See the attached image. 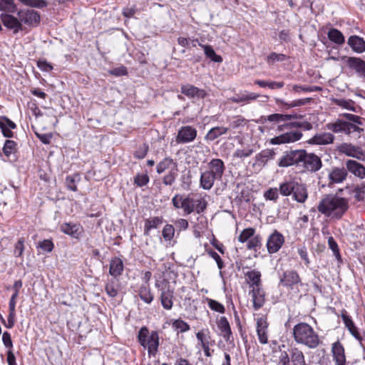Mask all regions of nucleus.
Masks as SVG:
<instances>
[{
	"label": "nucleus",
	"instance_id": "1",
	"mask_svg": "<svg viewBox=\"0 0 365 365\" xmlns=\"http://www.w3.org/2000/svg\"><path fill=\"white\" fill-rule=\"evenodd\" d=\"M349 208L348 200L336 195H327L319 202L317 210L331 218L340 219Z\"/></svg>",
	"mask_w": 365,
	"mask_h": 365
},
{
	"label": "nucleus",
	"instance_id": "2",
	"mask_svg": "<svg viewBox=\"0 0 365 365\" xmlns=\"http://www.w3.org/2000/svg\"><path fill=\"white\" fill-rule=\"evenodd\" d=\"M293 336L297 344H303L310 349L316 348L320 343L318 334L305 322L299 323L294 327Z\"/></svg>",
	"mask_w": 365,
	"mask_h": 365
},
{
	"label": "nucleus",
	"instance_id": "3",
	"mask_svg": "<svg viewBox=\"0 0 365 365\" xmlns=\"http://www.w3.org/2000/svg\"><path fill=\"white\" fill-rule=\"evenodd\" d=\"M138 341L141 346L148 349L150 355H155L159 346V336L157 331L149 334L147 327H143L138 335Z\"/></svg>",
	"mask_w": 365,
	"mask_h": 365
},
{
	"label": "nucleus",
	"instance_id": "4",
	"mask_svg": "<svg viewBox=\"0 0 365 365\" xmlns=\"http://www.w3.org/2000/svg\"><path fill=\"white\" fill-rule=\"evenodd\" d=\"M299 166L307 171L315 173L322 168V162L320 158L314 153H307L304 150H301Z\"/></svg>",
	"mask_w": 365,
	"mask_h": 365
},
{
	"label": "nucleus",
	"instance_id": "5",
	"mask_svg": "<svg viewBox=\"0 0 365 365\" xmlns=\"http://www.w3.org/2000/svg\"><path fill=\"white\" fill-rule=\"evenodd\" d=\"M344 117L346 120H344L343 133L346 135H351L352 133H357L359 134L364 132V129L361 128L363 125L362 118L356 115L344 113L340 115Z\"/></svg>",
	"mask_w": 365,
	"mask_h": 365
},
{
	"label": "nucleus",
	"instance_id": "6",
	"mask_svg": "<svg viewBox=\"0 0 365 365\" xmlns=\"http://www.w3.org/2000/svg\"><path fill=\"white\" fill-rule=\"evenodd\" d=\"M17 16L22 26L25 24L29 27L37 26L41 20L40 14L34 10L21 9L18 11Z\"/></svg>",
	"mask_w": 365,
	"mask_h": 365
},
{
	"label": "nucleus",
	"instance_id": "7",
	"mask_svg": "<svg viewBox=\"0 0 365 365\" xmlns=\"http://www.w3.org/2000/svg\"><path fill=\"white\" fill-rule=\"evenodd\" d=\"M280 283L289 289H296L297 292L299 291L298 287L302 284L298 273L294 270L284 272L280 278Z\"/></svg>",
	"mask_w": 365,
	"mask_h": 365
},
{
	"label": "nucleus",
	"instance_id": "8",
	"mask_svg": "<svg viewBox=\"0 0 365 365\" xmlns=\"http://www.w3.org/2000/svg\"><path fill=\"white\" fill-rule=\"evenodd\" d=\"M197 130L190 125L181 127L176 136L178 143H188L192 142L197 137Z\"/></svg>",
	"mask_w": 365,
	"mask_h": 365
},
{
	"label": "nucleus",
	"instance_id": "9",
	"mask_svg": "<svg viewBox=\"0 0 365 365\" xmlns=\"http://www.w3.org/2000/svg\"><path fill=\"white\" fill-rule=\"evenodd\" d=\"M337 151L344 154L346 156L362 160L364 152L361 148L356 146L351 143H343L337 146Z\"/></svg>",
	"mask_w": 365,
	"mask_h": 365
},
{
	"label": "nucleus",
	"instance_id": "10",
	"mask_svg": "<svg viewBox=\"0 0 365 365\" xmlns=\"http://www.w3.org/2000/svg\"><path fill=\"white\" fill-rule=\"evenodd\" d=\"M284 242V236L277 230H274L268 237L267 241V251L270 254L279 251Z\"/></svg>",
	"mask_w": 365,
	"mask_h": 365
},
{
	"label": "nucleus",
	"instance_id": "11",
	"mask_svg": "<svg viewBox=\"0 0 365 365\" xmlns=\"http://www.w3.org/2000/svg\"><path fill=\"white\" fill-rule=\"evenodd\" d=\"M302 137V133L299 131H291L283 133L279 136L274 137L270 140L272 145H280L284 143H294L299 140Z\"/></svg>",
	"mask_w": 365,
	"mask_h": 365
},
{
	"label": "nucleus",
	"instance_id": "12",
	"mask_svg": "<svg viewBox=\"0 0 365 365\" xmlns=\"http://www.w3.org/2000/svg\"><path fill=\"white\" fill-rule=\"evenodd\" d=\"M301 150H292L284 155L279 161V167H288L293 165L299 166Z\"/></svg>",
	"mask_w": 365,
	"mask_h": 365
},
{
	"label": "nucleus",
	"instance_id": "13",
	"mask_svg": "<svg viewBox=\"0 0 365 365\" xmlns=\"http://www.w3.org/2000/svg\"><path fill=\"white\" fill-rule=\"evenodd\" d=\"M207 168V170L220 180L224 174L225 166L221 159L215 158L208 163Z\"/></svg>",
	"mask_w": 365,
	"mask_h": 365
},
{
	"label": "nucleus",
	"instance_id": "14",
	"mask_svg": "<svg viewBox=\"0 0 365 365\" xmlns=\"http://www.w3.org/2000/svg\"><path fill=\"white\" fill-rule=\"evenodd\" d=\"M276 155L274 149H264L260 153L257 154L255 157V163L253 166L264 167L267 165L268 161L274 159Z\"/></svg>",
	"mask_w": 365,
	"mask_h": 365
},
{
	"label": "nucleus",
	"instance_id": "15",
	"mask_svg": "<svg viewBox=\"0 0 365 365\" xmlns=\"http://www.w3.org/2000/svg\"><path fill=\"white\" fill-rule=\"evenodd\" d=\"M3 24L8 29H12L14 33L16 34L23 30V26L21 24L19 18H16L10 14H2L1 16Z\"/></svg>",
	"mask_w": 365,
	"mask_h": 365
},
{
	"label": "nucleus",
	"instance_id": "16",
	"mask_svg": "<svg viewBox=\"0 0 365 365\" xmlns=\"http://www.w3.org/2000/svg\"><path fill=\"white\" fill-rule=\"evenodd\" d=\"M335 136L330 133H320L314 135L308 143L312 145H326L334 143Z\"/></svg>",
	"mask_w": 365,
	"mask_h": 365
},
{
	"label": "nucleus",
	"instance_id": "17",
	"mask_svg": "<svg viewBox=\"0 0 365 365\" xmlns=\"http://www.w3.org/2000/svg\"><path fill=\"white\" fill-rule=\"evenodd\" d=\"M347 171L354 176L364 179L365 178V167L354 160H348L345 163Z\"/></svg>",
	"mask_w": 365,
	"mask_h": 365
},
{
	"label": "nucleus",
	"instance_id": "18",
	"mask_svg": "<svg viewBox=\"0 0 365 365\" xmlns=\"http://www.w3.org/2000/svg\"><path fill=\"white\" fill-rule=\"evenodd\" d=\"M347 171L344 168H334L329 173V184H339L344 182L347 177Z\"/></svg>",
	"mask_w": 365,
	"mask_h": 365
},
{
	"label": "nucleus",
	"instance_id": "19",
	"mask_svg": "<svg viewBox=\"0 0 365 365\" xmlns=\"http://www.w3.org/2000/svg\"><path fill=\"white\" fill-rule=\"evenodd\" d=\"M181 93L189 98L197 97L204 98L207 96V93L203 89H200L192 85L186 84L181 86Z\"/></svg>",
	"mask_w": 365,
	"mask_h": 365
},
{
	"label": "nucleus",
	"instance_id": "20",
	"mask_svg": "<svg viewBox=\"0 0 365 365\" xmlns=\"http://www.w3.org/2000/svg\"><path fill=\"white\" fill-rule=\"evenodd\" d=\"M347 66L354 70L360 76L365 77V61L360 58L348 57L346 59Z\"/></svg>",
	"mask_w": 365,
	"mask_h": 365
},
{
	"label": "nucleus",
	"instance_id": "21",
	"mask_svg": "<svg viewBox=\"0 0 365 365\" xmlns=\"http://www.w3.org/2000/svg\"><path fill=\"white\" fill-rule=\"evenodd\" d=\"M268 324L267 321L260 317L257 321V333L259 341L262 344L268 343V335H267Z\"/></svg>",
	"mask_w": 365,
	"mask_h": 365
},
{
	"label": "nucleus",
	"instance_id": "22",
	"mask_svg": "<svg viewBox=\"0 0 365 365\" xmlns=\"http://www.w3.org/2000/svg\"><path fill=\"white\" fill-rule=\"evenodd\" d=\"M331 351L336 365H346L344 349L340 342L333 344Z\"/></svg>",
	"mask_w": 365,
	"mask_h": 365
},
{
	"label": "nucleus",
	"instance_id": "23",
	"mask_svg": "<svg viewBox=\"0 0 365 365\" xmlns=\"http://www.w3.org/2000/svg\"><path fill=\"white\" fill-rule=\"evenodd\" d=\"M250 294H252L254 309L258 310L264 304V292L261 287H253Z\"/></svg>",
	"mask_w": 365,
	"mask_h": 365
},
{
	"label": "nucleus",
	"instance_id": "24",
	"mask_svg": "<svg viewBox=\"0 0 365 365\" xmlns=\"http://www.w3.org/2000/svg\"><path fill=\"white\" fill-rule=\"evenodd\" d=\"M258 97L259 94L244 91L230 98V101L235 103H250L256 100Z\"/></svg>",
	"mask_w": 365,
	"mask_h": 365
},
{
	"label": "nucleus",
	"instance_id": "25",
	"mask_svg": "<svg viewBox=\"0 0 365 365\" xmlns=\"http://www.w3.org/2000/svg\"><path fill=\"white\" fill-rule=\"evenodd\" d=\"M173 291L169 288L162 289L160 294L161 304L165 309H171L173 307Z\"/></svg>",
	"mask_w": 365,
	"mask_h": 365
},
{
	"label": "nucleus",
	"instance_id": "26",
	"mask_svg": "<svg viewBox=\"0 0 365 365\" xmlns=\"http://www.w3.org/2000/svg\"><path fill=\"white\" fill-rule=\"evenodd\" d=\"M348 44L356 53H361L365 51V41L359 36H350L348 39Z\"/></svg>",
	"mask_w": 365,
	"mask_h": 365
},
{
	"label": "nucleus",
	"instance_id": "27",
	"mask_svg": "<svg viewBox=\"0 0 365 365\" xmlns=\"http://www.w3.org/2000/svg\"><path fill=\"white\" fill-rule=\"evenodd\" d=\"M215 180H219L217 178L214 177L208 170L202 173L200 176V186L204 189L209 190H210Z\"/></svg>",
	"mask_w": 365,
	"mask_h": 365
},
{
	"label": "nucleus",
	"instance_id": "28",
	"mask_svg": "<svg viewBox=\"0 0 365 365\" xmlns=\"http://www.w3.org/2000/svg\"><path fill=\"white\" fill-rule=\"evenodd\" d=\"M308 197L307 187L298 182L296 183L294 190L293 192V197L298 202H304Z\"/></svg>",
	"mask_w": 365,
	"mask_h": 365
},
{
	"label": "nucleus",
	"instance_id": "29",
	"mask_svg": "<svg viewBox=\"0 0 365 365\" xmlns=\"http://www.w3.org/2000/svg\"><path fill=\"white\" fill-rule=\"evenodd\" d=\"M81 227L79 225L64 223L61 225V230L74 238H78L81 234Z\"/></svg>",
	"mask_w": 365,
	"mask_h": 365
},
{
	"label": "nucleus",
	"instance_id": "30",
	"mask_svg": "<svg viewBox=\"0 0 365 365\" xmlns=\"http://www.w3.org/2000/svg\"><path fill=\"white\" fill-rule=\"evenodd\" d=\"M123 271V261L118 257L110 260L109 273L111 276L117 277L120 276Z\"/></svg>",
	"mask_w": 365,
	"mask_h": 365
},
{
	"label": "nucleus",
	"instance_id": "31",
	"mask_svg": "<svg viewBox=\"0 0 365 365\" xmlns=\"http://www.w3.org/2000/svg\"><path fill=\"white\" fill-rule=\"evenodd\" d=\"M176 168H178L177 163L171 158L168 157L158 163L156 171L158 174H161L167 170Z\"/></svg>",
	"mask_w": 365,
	"mask_h": 365
},
{
	"label": "nucleus",
	"instance_id": "32",
	"mask_svg": "<svg viewBox=\"0 0 365 365\" xmlns=\"http://www.w3.org/2000/svg\"><path fill=\"white\" fill-rule=\"evenodd\" d=\"M250 287H261V273L257 270H251L246 273Z\"/></svg>",
	"mask_w": 365,
	"mask_h": 365
},
{
	"label": "nucleus",
	"instance_id": "33",
	"mask_svg": "<svg viewBox=\"0 0 365 365\" xmlns=\"http://www.w3.org/2000/svg\"><path fill=\"white\" fill-rule=\"evenodd\" d=\"M217 326L221 331L222 337L226 341H229L232 331L227 319L225 317H221L217 322Z\"/></svg>",
	"mask_w": 365,
	"mask_h": 365
},
{
	"label": "nucleus",
	"instance_id": "34",
	"mask_svg": "<svg viewBox=\"0 0 365 365\" xmlns=\"http://www.w3.org/2000/svg\"><path fill=\"white\" fill-rule=\"evenodd\" d=\"M341 318L342 320L346 326V327L348 329L351 334L354 336L356 339L360 340L361 339V335L359 332L358 331L357 328L355 327L353 321L351 319L346 315L345 313L341 314Z\"/></svg>",
	"mask_w": 365,
	"mask_h": 365
},
{
	"label": "nucleus",
	"instance_id": "35",
	"mask_svg": "<svg viewBox=\"0 0 365 365\" xmlns=\"http://www.w3.org/2000/svg\"><path fill=\"white\" fill-rule=\"evenodd\" d=\"M138 295L140 298L148 304H150L154 299L149 284H142L139 288Z\"/></svg>",
	"mask_w": 365,
	"mask_h": 365
},
{
	"label": "nucleus",
	"instance_id": "36",
	"mask_svg": "<svg viewBox=\"0 0 365 365\" xmlns=\"http://www.w3.org/2000/svg\"><path fill=\"white\" fill-rule=\"evenodd\" d=\"M291 365H306L304 356L302 351L297 348L292 349L290 351Z\"/></svg>",
	"mask_w": 365,
	"mask_h": 365
},
{
	"label": "nucleus",
	"instance_id": "37",
	"mask_svg": "<svg viewBox=\"0 0 365 365\" xmlns=\"http://www.w3.org/2000/svg\"><path fill=\"white\" fill-rule=\"evenodd\" d=\"M228 131V128L225 127H215L211 128L208 133L206 134L205 139L206 140L212 141L221 136L227 133Z\"/></svg>",
	"mask_w": 365,
	"mask_h": 365
},
{
	"label": "nucleus",
	"instance_id": "38",
	"mask_svg": "<svg viewBox=\"0 0 365 365\" xmlns=\"http://www.w3.org/2000/svg\"><path fill=\"white\" fill-rule=\"evenodd\" d=\"M208 329H203L196 334V337L201 346L204 344H215V341L211 339Z\"/></svg>",
	"mask_w": 365,
	"mask_h": 365
},
{
	"label": "nucleus",
	"instance_id": "39",
	"mask_svg": "<svg viewBox=\"0 0 365 365\" xmlns=\"http://www.w3.org/2000/svg\"><path fill=\"white\" fill-rule=\"evenodd\" d=\"M163 223V218L160 217H154L147 219L145 223L144 235H149L151 229L157 228Z\"/></svg>",
	"mask_w": 365,
	"mask_h": 365
},
{
	"label": "nucleus",
	"instance_id": "40",
	"mask_svg": "<svg viewBox=\"0 0 365 365\" xmlns=\"http://www.w3.org/2000/svg\"><path fill=\"white\" fill-rule=\"evenodd\" d=\"M198 44L204 49L205 56L211 61L216 63H221L222 61V58L220 56L216 54L212 46L209 45H203L200 43H198Z\"/></svg>",
	"mask_w": 365,
	"mask_h": 365
},
{
	"label": "nucleus",
	"instance_id": "41",
	"mask_svg": "<svg viewBox=\"0 0 365 365\" xmlns=\"http://www.w3.org/2000/svg\"><path fill=\"white\" fill-rule=\"evenodd\" d=\"M333 102L336 106L353 112H356L355 103L352 100L344 98H334Z\"/></svg>",
	"mask_w": 365,
	"mask_h": 365
},
{
	"label": "nucleus",
	"instance_id": "42",
	"mask_svg": "<svg viewBox=\"0 0 365 365\" xmlns=\"http://www.w3.org/2000/svg\"><path fill=\"white\" fill-rule=\"evenodd\" d=\"M329 39L337 44H342L344 42V37L341 31L336 29H331L328 32Z\"/></svg>",
	"mask_w": 365,
	"mask_h": 365
},
{
	"label": "nucleus",
	"instance_id": "43",
	"mask_svg": "<svg viewBox=\"0 0 365 365\" xmlns=\"http://www.w3.org/2000/svg\"><path fill=\"white\" fill-rule=\"evenodd\" d=\"M297 182L288 181L283 182L279 186V192L284 196H289L293 194Z\"/></svg>",
	"mask_w": 365,
	"mask_h": 365
},
{
	"label": "nucleus",
	"instance_id": "44",
	"mask_svg": "<svg viewBox=\"0 0 365 365\" xmlns=\"http://www.w3.org/2000/svg\"><path fill=\"white\" fill-rule=\"evenodd\" d=\"M21 2L24 6L36 8V9H43L48 6V3L46 0H19Z\"/></svg>",
	"mask_w": 365,
	"mask_h": 365
},
{
	"label": "nucleus",
	"instance_id": "45",
	"mask_svg": "<svg viewBox=\"0 0 365 365\" xmlns=\"http://www.w3.org/2000/svg\"><path fill=\"white\" fill-rule=\"evenodd\" d=\"M182 209L185 215H190L195 210V201L190 197H185L182 201Z\"/></svg>",
	"mask_w": 365,
	"mask_h": 365
},
{
	"label": "nucleus",
	"instance_id": "46",
	"mask_svg": "<svg viewBox=\"0 0 365 365\" xmlns=\"http://www.w3.org/2000/svg\"><path fill=\"white\" fill-rule=\"evenodd\" d=\"M16 6L14 0H0V11L7 12H15Z\"/></svg>",
	"mask_w": 365,
	"mask_h": 365
},
{
	"label": "nucleus",
	"instance_id": "47",
	"mask_svg": "<svg viewBox=\"0 0 365 365\" xmlns=\"http://www.w3.org/2000/svg\"><path fill=\"white\" fill-rule=\"evenodd\" d=\"M310 101V98H304V99H299L292 101L290 103H286L282 100H277V102L281 105L285 106L287 108H294V107H299L304 106L309 103Z\"/></svg>",
	"mask_w": 365,
	"mask_h": 365
},
{
	"label": "nucleus",
	"instance_id": "48",
	"mask_svg": "<svg viewBox=\"0 0 365 365\" xmlns=\"http://www.w3.org/2000/svg\"><path fill=\"white\" fill-rule=\"evenodd\" d=\"M22 284H23L21 280H17L14 282L13 285V289L14 292L9 300V307H16V300L19 296V289L22 287Z\"/></svg>",
	"mask_w": 365,
	"mask_h": 365
},
{
	"label": "nucleus",
	"instance_id": "49",
	"mask_svg": "<svg viewBox=\"0 0 365 365\" xmlns=\"http://www.w3.org/2000/svg\"><path fill=\"white\" fill-rule=\"evenodd\" d=\"M178 176V168L171 169L163 178V183L165 185H172Z\"/></svg>",
	"mask_w": 365,
	"mask_h": 365
},
{
	"label": "nucleus",
	"instance_id": "50",
	"mask_svg": "<svg viewBox=\"0 0 365 365\" xmlns=\"http://www.w3.org/2000/svg\"><path fill=\"white\" fill-rule=\"evenodd\" d=\"M80 179L81 178L78 174L67 176L66 178V185L67 188L74 192L77 191L76 182H78Z\"/></svg>",
	"mask_w": 365,
	"mask_h": 365
},
{
	"label": "nucleus",
	"instance_id": "51",
	"mask_svg": "<svg viewBox=\"0 0 365 365\" xmlns=\"http://www.w3.org/2000/svg\"><path fill=\"white\" fill-rule=\"evenodd\" d=\"M16 151V143L11 140H6L3 148V152L7 157Z\"/></svg>",
	"mask_w": 365,
	"mask_h": 365
},
{
	"label": "nucleus",
	"instance_id": "52",
	"mask_svg": "<svg viewBox=\"0 0 365 365\" xmlns=\"http://www.w3.org/2000/svg\"><path fill=\"white\" fill-rule=\"evenodd\" d=\"M118 284L115 282L110 281L106 284L105 289L109 297H115L118 294Z\"/></svg>",
	"mask_w": 365,
	"mask_h": 365
},
{
	"label": "nucleus",
	"instance_id": "53",
	"mask_svg": "<svg viewBox=\"0 0 365 365\" xmlns=\"http://www.w3.org/2000/svg\"><path fill=\"white\" fill-rule=\"evenodd\" d=\"M344 120L338 119L334 123L327 124L326 127L328 130H331L335 133H343Z\"/></svg>",
	"mask_w": 365,
	"mask_h": 365
},
{
	"label": "nucleus",
	"instance_id": "54",
	"mask_svg": "<svg viewBox=\"0 0 365 365\" xmlns=\"http://www.w3.org/2000/svg\"><path fill=\"white\" fill-rule=\"evenodd\" d=\"M288 87L291 91L294 93L312 92L318 90V88H313L309 86L299 85H288Z\"/></svg>",
	"mask_w": 365,
	"mask_h": 365
},
{
	"label": "nucleus",
	"instance_id": "55",
	"mask_svg": "<svg viewBox=\"0 0 365 365\" xmlns=\"http://www.w3.org/2000/svg\"><path fill=\"white\" fill-rule=\"evenodd\" d=\"M174 234L175 228L172 225L168 224L163 227L162 235L165 240H171L174 237Z\"/></svg>",
	"mask_w": 365,
	"mask_h": 365
},
{
	"label": "nucleus",
	"instance_id": "56",
	"mask_svg": "<svg viewBox=\"0 0 365 365\" xmlns=\"http://www.w3.org/2000/svg\"><path fill=\"white\" fill-rule=\"evenodd\" d=\"M207 301L209 307L212 310L219 312V313H221V314L225 312V309L224 306L222 304H220V302H218L214 299H207Z\"/></svg>",
	"mask_w": 365,
	"mask_h": 365
},
{
	"label": "nucleus",
	"instance_id": "57",
	"mask_svg": "<svg viewBox=\"0 0 365 365\" xmlns=\"http://www.w3.org/2000/svg\"><path fill=\"white\" fill-rule=\"evenodd\" d=\"M254 153V150L250 148L244 149H237L235 151L233 156L237 158H244L250 156Z\"/></svg>",
	"mask_w": 365,
	"mask_h": 365
},
{
	"label": "nucleus",
	"instance_id": "58",
	"mask_svg": "<svg viewBox=\"0 0 365 365\" xmlns=\"http://www.w3.org/2000/svg\"><path fill=\"white\" fill-rule=\"evenodd\" d=\"M255 234V230L253 228L245 229L239 235L238 240L244 243L251 238Z\"/></svg>",
	"mask_w": 365,
	"mask_h": 365
},
{
	"label": "nucleus",
	"instance_id": "59",
	"mask_svg": "<svg viewBox=\"0 0 365 365\" xmlns=\"http://www.w3.org/2000/svg\"><path fill=\"white\" fill-rule=\"evenodd\" d=\"M354 197L358 201H361L365 198V184H361L354 190Z\"/></svg>",
	"mask_w": 365,
	"mask_h": 365
},
{
	"label": "nucleus",
	"instance_id": "60",
	"mask_svg": "<svg viewBox=\"0 0 365 365\" xmlns=\"http://www.w3.org/2000/svg\"><path fill=\"white\" fill-rule=\"evenodd\" d=\"M149 181V177L147 174H138L134 178V182L139 187L145 185Z\"/></svg>",
	"mask_w": 365,
	"mask_h": 365
},
{
	"label": "nucleus",
	"instance_id": "61",
	"mask_svg": "<svg viewBox=\"0 0 365 365\" xmlns=\"http://www.w3.org/2000/svg\"><path fill=\"white\" fill-rule=\"evenodd\" d=\"M287 56L282 53H271L267 56V62L269 63H274L277 61H283L286 60Z\"/></svg>",
	"mask_w": 365,
	"mask_h": 365
},
{
	"label": "nucleus",
	"instance_id": "62",
	"mask_svg": "<svg viewBox=\"0 0 365 365\" xmlns=\"http://www.w3.org/2000/svg\"><path fill=\"white\" fill-rule=\"evenodd\" d=\"M195 210L197 213L200 214L205 210L207 203L204 198L200 197L195 201Z\"/></svg>",
	"mask_w": 365,
	"mask_h": 365
},
{
	"label": "nucleus",
	"instance_id": "63",
	"mask_svg": "<svg viewBox=\"0 0 365 365\" xmlns=\"http://www.w3.org/2000/svg\"><path fill=\"white\" fill-rule=\"evenodd\" d=\"M261 245V237L259 236H255L252 237L247 242V249L249 250H255L259 247Z\"/></svg>",
	"mask_w": 365,
	"mask_h": 365
},
{
	"label": "nucleus",
	"instance_id": "64",
	"mask_svg": "<svg viewBox=\"0 0 365 365\" xmlns=\"http://www.w3.org/2000/svg\"><path fill=\"white\" fill-rule=\"evenodd\" d=\"M264 197L266 200L276 201L279 197L277 189L269 188L264 192Z\"/></svg>",
	"mask_w": 365,
	"mask_h": 365
}]
</instances>
